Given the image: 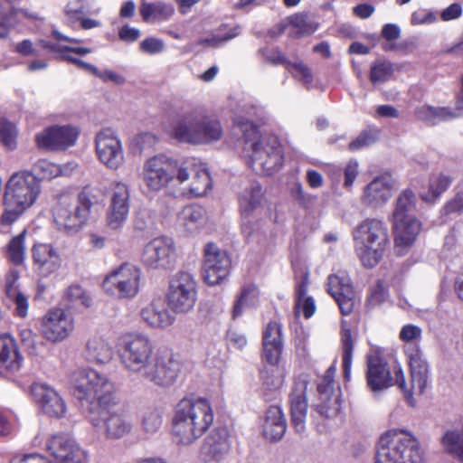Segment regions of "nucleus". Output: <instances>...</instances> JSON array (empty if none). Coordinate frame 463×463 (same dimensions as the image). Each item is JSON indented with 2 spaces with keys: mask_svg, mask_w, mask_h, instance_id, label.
Returning a JSON list of instances; mask_svg holds the SVG:
<instances>
[{
  "mask_svg": "<svg viewBox=\"0 0 463 463\" xmlns=\"http://www.w3.org/2000/svg\"><path fill=\"white\" fill-rule=\"evenodd\" d=\"M33 259L42 276H48L61 266V258L50 244L38 243L33 248Z\"/></svg>",
  "mask_w": 463,
  "mask_h": 463,
  "instance_id": "obj_32",
  "label": "nucleus"
},
{
  "mask_svg": "<svg viewBox=\"0 0 463 463\" xmlns=\"http://www.w3.org/2000/svg\"><path fill=\"white\" fill-rule=\"evenodd\" d=\"M178 221L187 232L194 233L206 224V211L200 205L185 206L181 211Z\"/></svg>",
  "mask_w": 463,
  "mask_h": 463,
  "instance_id": "obj_37",
  "label": "nucleus"
},
{
  "mask_svg": "<svg viewBox=\"0 0 463 463\" xmlns=\"http://www.w3.org/2000/svg\"><path fill=\"white\" fill-rule=\"evenodd\" d=\"M140 317L148 326L153 328H166L175 321V317L162 298H155L143 307Z\"/></svg>",
  "mask_w": 463,
  "mask_h": 463,
  "instance_id": "obj_29",
  "label": "nucleus"
},
{
  "mask_svg": "<svg viewBox=\"0 0 463 463\" xmlns=\"http://www.w3.org/2000/svg\"><path fill=\"white\" fill-rule=\"evenodd\" d=\"M213 422V408L206 398H184L175 407L172 433L178 443L189 445L202 437Z\"/></svg>",
  "mask_w": 463,
  "mask_h": 463,
  "instance_id": "obj_3",
  "label": "nucleus"
},
{
  "mask_svg": "<svg viewBox=\"0 0 463 463\" xmlns=\"http://www.w3.org/2000/svg\"><path fill=\"white\" fill-rule=\"evenodd\" d=\"M141 268L131 262H124L112 269L105 277L104 291L119 299L134 298L140 291Z\"/></svg>",
  "mask_w": 463,
  "mask_h": 463,
  "instance_id": "obj_10",
  "label": "nucleus"
},
{
  "mask_svg": "<svg viewBox=\"0 0 463 463\" xmlns=\"http://www.w3.org/2000/svg\"><path fill=\"white\" fill-rule=\"evenodd\" d=\"M452 179L444 174H433L430 175L428 185V192L421 194V199L425 202H434L450 185Z\"/></svg>",
  "mask_w": 463,
  "mask_h": 463,
  "instance_id": "obj_45",
  "label": "nucleus"
},
{
  "mask_svg": "<svg viewBox=\"0 0 463 463\" xmlns=\"http://www.w3.org/2000/svg\"><path fill=\"white\" fill-rule=\"evenodd\" d=\"M15 277L7 279L5 291L7 297L15 305L16 314L21 317H24L27 316L29 307L28 298L15 287Z\"/></svg>",
  "mask_w": 463,
  "mask_h": 463,
  "instance_id": "obj_48",
  "label": "nucleus"
},
{
  "mask_svg": "<svg viewBox=\"0 0 463 463\" xmlns=\"http://www.w3.org/2000/svg\"><path fill=\"white\" fill-rule=\"evenodd\" d=\"M394 233V248L398 255L407 253L414 244L421 225L417 218L390 221Z\"/></svg>",
  "mask_w": 463,
  "mask_h": 463,
  "instance_id": "obj_26",
  "label": "nucleus"
},
{
  "mask_svg": "<svg viewBox=\"0 0 463 463\" xmlns=\"http://www.w3.org/2000/svg\"><path fill=\"white\" fill-rule=\"evenodd\" d=\"M98 414L90 413V419L92 426L98 430H103L108 439L117 440L128 435L132 430V423L122 410L110 407H99Z\"/></svg>",
  "mask_w": 463,
  "mask_h": 463,
  "instance_id": "obj_14",
  "label": "nucleus"
},
{
  "mask_svg": "<svg viewBox=\"0 0 463 463\" xmlns=\"http://www.w3.org/2000/svg\"><path fill=\"white\" fill-rule=\"evenodd\" d=\"M155 353L152 342L143 334L128 333L120 338V360L129 372L140 374Z\"/></svg>",
  "mask_w": 463,
  "mask_h": 463,
  "instance_id": "obj_11",
  "label": "nucleus"
},
{
  "mask_svg": "<svg viewBox=\"0 0 463 463\" xmlns=\"http://www.w3.org/2000/svg\"><path fill=\"white\" fill-rule=\"evenodd\" d=\"M307 383L305 380H298L294 383L290 395L291 420L294 429L298 433H302L306 429L307 412Z\"/></svg>",
  "mask_w": 463,
  "mask_h": 463,
  "instance_id": "obj_28",
  "label": "nucleus"
},
{
  "mask_svg": "<svg viewBox=\"0 0 463 463\" xmlns=\"http://www.w3.org/2000/svg\"><path fill=\"white\" fill-rule=\"evenodd\" d=\"M352 235L355 253L363 265L376 266L389 245L388 229L383 221L366 218L354 227Z\"/></svg>",
  "mask_w": 463,
  "mask_h": 463,
  "instance_id": "obj_7",
  "label": "nucleus"
},
{
  "mask_svg": "<svg viewBox=\"0 0 463 463\" xmlns=\"http://www.w3.org/2000/svg\"><path fill=\"white\" fill-rule=\"evenodd\" d=\"M463 213V192L458 193L443 207V213L446 215Z\"/></svg>",
  "mask_w": 463,
  "mask_h": 463,
  "instance_id": "obj_64",
  "label": "nucleus"
},
{
  "mask_svg": "<svg viewBox=\"0 0 463 463\" xmlns=\"http://www.w3.org/2000/svg\"><path fill=\"white\" fill-rule=\"evenodd\" d=\"M394 184V179L389 174L374 177L363 189L362 204L372 210L381 209L392 197Z\"/></svg>",
  "mask_w": 463,
  "mask_h": 463,
  "instance_id": "obj_22",
  "label": "nucleus"
},
{
  "mask_svg": "<svg viewBox=\"0 0 463 463\" xmlns=\"http://www.w3.org/2000/svg\"><path fill=\"white\" fill-rule=\"evenodd\" d=\"M262 359L266 363L279 361L282 350V325L277 321H270L262 332Z\"/></svg>",
  "mask_w": 463,
  "mask_h": 463,
  "instance_id": "obj_27",
  "label": "nucleus"
},
{
  "mask_svg": "<svg viewBox=\"0 0 463 463\" xmlns=\"http://www.w3.org/2000/svg\"><path fill=\"white\" fill-rule=\"evenodd\" d=\"M43 47L48 49L53 52L60 53L61 56L63 52H71L77 53L79 55H87L91 52V49L87 47H74L70 45H62L58 43H50L46 42H42Z\"/></svg>",
  "mask_w": 463,
  "mask_h": 463,
  "instance_id": "obj_60",
  "label": "nucleus"
},
{
  "mask_svg": "<svg viewBox=\"0 0 463 463\" xmlns=\"http://www.w3.org/2000/svg\"><path fill=\"white\" fill-rule=\"evenodd\" d=\"M32 393L44 414L52 418H61L65 415L66 403L52 387L36 383L32 387Z\"/></svg>",
  "mask_w": 463,
  "mask_h": 463,
  "instance_id": "obj_25",
  "label": "nucleus"
},
{
  "mask_svg": "<svg viewBox=\"0 0 463 463\" xmlns=\"http://www.w3.org/2000/svg\"><path fill=\"white\" fill-rule=\"evenodd\" d=\"M260 302V291L256 285L243 286L241 292L232 307V318L241 317L246 308L256 307Z\"/></svg>",
  "mask_w": 463,
  "mask_h": 463,
  "instance_id": "obj_40",
  "label": "nucleus"
},
{
  "mask_svg": "<svg viewBox=\"0 0 463 463\" xmlns=\"http://www.w3.org/2000/svg\"><path fill=\"white\" fill-rule=\"evenodd\" d=\"M181 371V364L168 350H158L141 372L146 381L160 387L172 385Z\"/></svg>",
  "mask_w": 463,
  "mask_h": 463,
  "instance_id": "obj_13",
  "label": "nucleus"
},
{
  "mask_svg": "<svg viewBox=\"0 0 463 463\" xmlns=\"http://www.w3.org/2000/svg\"><path fill=\"white\" fill-rule=\"evenodd\" d=\"M178 167L185 169L187 178L180 184L175 182L173 195L201 197L211 190L210 174L203 165L193 161H179Z\"/></svg>",
  "mask_w": 463,
  "mask_h": 463,
  "instance_id": "obj_15",
  "label": "nucleus"
},
{
  "mask_svg": "<svg viewBox=\"0 0 463 463\" xmlns=\"http://www.w3.org/2000/svg\"><path fill=\"white\" fill-rule=\"evenodd\" d=\"M261 229V222L252 214H241V232L247 238L258 233Z\"/></svg>",
  "mask_w": 463,
  "mask_h": 463,
  "instance_id": "obj_59",
  "label": "nucleus"
},
{
  "mask_svg": "<svg viewBox=\"0 0 463 463\" xmlns=\"http://www.w3.org/2000/svg\"><path fill=\"white\" fill-rule=\"evenodd\" d=\"M169 309L178 315L190 313L197 301V284L189 272L179 271L174 275L166 293Z\"/></svg>",
  "mask_w": 463,
  "mask_h": 463,
  "instance_id": "obj_12",
  "label": "nucleus"
},
{
  "mask_svg": "<svg viewBox=\"0 0 463 463\" xmlns=\"http://www.w3.org/2000/svg\"><path fill=\"white\" fill-rule=\"evenodd\" d=\"M375 463H424L419 440L406 430L386 431L379 439Z\"/></svg>",
  "mask_w": 463,
  "mask_h": 463,
  "instance_id": "obj_8",
  "label": "nucleus"
},
{
  "mask_svg": "<svg viewBox=\"0 0 463 463\" xmlns=\"http://www.w3.org/2000/svg\"><path fill=\"white\" fill-rule=\"evenodd\" d=\"M197 122V113L183 114L170 124L169 133L180 143L195 145Z\"/></svg>",
  "mask_w": 463,
  "mask_h": 463,
  "instance_id": "obj_31",
  "label": "nucleus"
},
{
  "mask_svg": "<svg viewBox=\"0 0 463 463\" xmlns=\"http://www.w3.org/2000/svg\"><path fill=\"white\" fill-rule=\"evenodd\" d=\"M341 341L343 345L342 365L345 375L346 378H348L351 372L352 353L354 347V340L350 329L343 327Z\"/></svg>",
  "mask_w": 463,
  "mask_h": 463,
  "instance_id": "obj_53",
  "label": "nucleus"
},
{
  "mask_svg": "<svg viewBox=\"0 0 463 463\" xmlns=\"http://www.w3.org/2000/svg\"><path fill=\"white\" fill-rule=\"evenodd\" d=\"M23 357L18 352L14 338L9 335L0 337V372H17L22 364Z\"/></svg>",
  "mask_w": 463,
  "mask_h": 463,
  "instance_id": "obj_33",
  "label": "nucleus"
},
{
  "mask_svg": "<svg viewBox=\"0 0 463 463\" xmlns=\"http://www.w3.org/2000/svg\"><path fill=\"white\" fill-rule=\"evenodd\" d=\"M176 259V248L172 238L158 236L143 248L142 264L150 269L165 270L172 268Z\"/></svg>",
  "mask_w": 463,
  "mask_h": 463,
  "instance_id": "obj_16",
  "label": "nucleus"
},
{
  "mask_svg": "<svg viewBox=\"0 0 463 463\" xmlns=\"http://www.w3.org/2000/svg\"><path fill=\"white\" fill-rule=\"evenodd\" d=\"M75 329L73 316L63 308H52L40 320V333L51 344H60L68 339Z\"/></svg>",
  "mask_w": 463,
  "mask_h": 463,
  "instance_id": "obj_17",
  "label": "nucleus"
},
{
  "mask_svg": "<svg viewBox=\"0 0 463 463\" xmlns=\"http://www.w3.org/2000/svg\"><path fill=\"white\" fill-rule=\"evenodd\" d=\"M17 131L15 126L6 119L0 120V142L8 149L16 147Z\"/></svg>",
  "mask_w": 463,
  "mask_h": 463,
  "instance_id": "obj_55",
  "label": "nucleus"
},
{
  "mask_svg": "<svg viewBox=\"0 0 463 463\" xmlns=\"http://www.w3.org/2000/svg\"><path fill=\"white\" fill-rule=\"evenodd\" d=\"M335 367L330 366L317 384V412L326 418H335L341 411V399L334 389Z\"/></svg>",
  "mask_w": 463,
  "mask_h": 463,
  "instance_id": "obj_23",
  "label": "nucleus"
},
{
  "mask_svg": "<svg viewBox=\"0 0 463 463\" xmlns=\"http://www.w3.org/2000/svg\"><path fill=\"white\" fill-rule=\"evenodd\" d=\"M267 364H268L261 371L263 384L269 390L278 391L284 384L286 376L285 369L279 365V362Z\"/></svg>",
  "mask_w": 463,
  "mask_h": 463,
  "instance_id": "obj_44",
  "label": "nucleus"
},
{
  "mask_svg": "<svg viewBox=\"0 0 463 463\" xmlns=\"http://www.w3.org/2000/svg\"><path fill=\"white\" fill-rule=\"evenodd\" d=\"M444 450L463 463V429L448 430L440 438Z\"/></svg>",
  "mask_w": 463,
  "mask_h": 463,
  "instance_id": "obj_42",
  "label": "nucleus"
},
{
  "mask_svg": "<svg viewBox=\"0 0 463 463\" xmlns=\"http://www.w3.org/2000/svg\"><path fill=\"white\" fill-rule=\"evenodd\" d=\"M33 169L43 179H52L65 175L68 172V166L62 167L46 159L38 160L35 163Z\"/></svg>",
  "mask_w": 463,
  "mask_h": 463,
  "instance_id": "obj_52",
  "label": "nucleus"
},
{
  "mask_svg": "<svg viewBox=\"0 0 463 463\" xmlns=\"http://www.w3.org/2000/svg\"><path fill=\"white\" fill-rule=\"evenodd\" d=\"M109 207L128 215L130 207L129 189L126 184L117 182L113 184Z\"/></svg>",
  "mask_w": 463,
  "mask_h": 463,
  "instance_id": "obj_46",
  "label": "nucleus"
},
{
  "mask_svg": "<svg viewBox=\"0 0 463 463\" xmlns=\"http://www.w3.org/2000/svg\"><path fill=\"white\" fill-rule=\"evenodd\" d=\"M45 449L63 463H88L89 451L66 434H52L45 443Z\"/></svg>",
  "mask_w": 463,
  "mask_h": 463,
  "instance_id": "obj_19",
  "label": "nucleus"
},
{
  "mask_svg": "<svg viewBox=\"0 0 463 463\" xmlns=\"http://www.w3.org/2000/svg\"><path fill=\"white\" fill-rule=\"evenodd\" d=\"M162 425V416L156 409H148L142 415L143 430L149 434L156 433Z\"/></svg>",
  "mask_w": 463,
  "mask_h": 463,
  "instance_id": "obj_56",
  "label": "nucleus"
},
{
  "mask_svg": "<svg viewBox=\"0 0 463 463\" xmlns=\"http://www.w3.org/2000/svg\"><path fill=\"white\" fill-rule=\"evenodd\" d=\"M70 382L79 399L90 404V413L99 407L118 403L114 383L105 373L91 368H79L71 373Z\"/></svg>",
  "mask_w": 463,
  "mask_h": 463,
  "instance_id": "obj_6",
  "label": "nucleus"
},
{
  "mask_svg": "<svg viewBox=\"0 0 463 463\" xmlns=\"http://www.w3.org/2000/svg\"><path fill=\"white\" fill-rule=\"evenodd\" d=\"M222 137V127L218 119L198 114L195 146L212 144L220 140Z\"/></svg>",
  "mask_w": 463,
  "mask_h": 463,
  "instance_id": "obj_34",
  "label": "nucleus"
},
{
  "mask_svg": "<svg viewBox=\"0 0 463 463\" xmlns=\"http://www.w3.org/2000/svg\"><path fill=\"white\" fill-rule=\"evenodd\" d=\"M175 9L171 5L165 3H146L140 5V14L146 22L166 20L174 14Z\"/></svg>",
  "mask_w": 463,
  "mask_h": 463,
  "instance_id": "obj_43",
  "label": "nucleus"
},
{
  "mask_svg": "<svg viewBox=\"0 0 463 463\" xmlns=\"http://www.w3.org/2000/svg\"><path fill=\"white\" fill-rule=\"evenodd\" d=\"M416 206V195L410 190L402 191L397 197L390 221L415 218L411 213Z\"/></svg>",
  "mask_w": 463,
  "mask_h": 463,
  "instance_id": "obj_39",
  "label": "nucleus"
},
{
  "mask_svg": "<svg viewBox=\"0 0 463 463\" xmlns=\"http://www.w3.org/2000/svg\"><path fill=\"white\" fill-rule=\"evenodd\" d=\"M263 197L261 186L251 184L240 195L241 214H252L260 205Z\"/></svg>",
  "mask_w": 463,
  "mask_h": 463,
  "instance_id": "obj_41",
  "label": "nucleus"
},
{
  "mask_svg": "<svg viewBox=\"0 0 463 463\" xmlns=\"http://www.w3.org/2000/svg\"><path fill=\"white\" fill-rule=\"evenodd\" d=\"M286 429V420L280 407H269L262 428L264 437L269 440H279L284 436Z\"/></svg>",
  "mask_w": 463,
  "mask_h": 463,
  "instance_id": "obj_35",
  "label": "nucleus"
},
{
  "mask_svg": "<svg viewBox=\"0 0 463 463\" xmlns=\"http://www.w3.org/2000/svg\"><path fill=\"white\" fill-rule=\"evenodd\" d=\"M247 114L249 115L248 118L237 115L235 124L242 132L245 139L249 165L257 174L272 175L279 169L283 161L279 140L271 135L259 137L257 127L252 122L253 118L259 116L257 108L252 107Z\"/></svg>",
  "mask_w": 463,
  "mask_h": 463,
  "instance_id": "obj_2",
  "label": "nucleus"
},
{
  "mask_svg": "<svg viewBox=\"0 0 463 463\" xmlns=\"http://www.w3.org/2000/svg\"><path fill=\"white\" fill-rule=\"evenodd\" d=\"M416 116L419 119L430 125H435L440 121L458 118V114L452 109L447 107H431L423 105L416 109Z\"/></svg>",
  "mask_w": 463,
  "mask_h": 463,
  "instance_id": "obj_38",
  "label": "nucleus"
},
{
  "mask_svg": "<svg viewBox=\"0 0 463 463\" xmlns=\"http://www.w3.org/2000/svg\"><path fill=\"white\" fill-rule=\"evenodd\" d=\"M394 72V66L388 61H377L371 65L369 78L373 85L389 81Z\"/></svg>",
  "mask_w": 463,
  "mask_h": 463,
  "instance_id": "obj_49",
  "label": "nucleus"
},
{
  "mask_svg": "<svg viewBox=\"0 0 463 463\" xmlns=\"http://www.w3.org/2000/svg\"><path fill=\"white\" fill-rule=\"evenodd\" d=\"M422 337V329L420 326L414 324H406L404 325L399 333V338L402 342L411 344L406 350L411 346H419V343L420 342Z\"/></svg>",
  "mask_w": 463,
  "mask_h": 463,
  "instance_id": "obj_54",
  "label": "nucleus"
},
{
  "mask_svg": "<svg viewBox=\"0 0 463 463\" xmlns=\"http://www.w3.org/2000/svg\"><path fill=\"white\" fill-rule=\"evenodd\" d=\"M20 337L23 345L31 354H38V337L30 329H23L20 332Z\"/></svg>",
  "mask_w": 463,
  "mask_h": 463,
  "instance_id": "obj_62",
  "label": "nucleus"
},
{
  "mask_svg": "<svg viewBox=\"0 0 463 463\" xmlns=\"http://www.w3.org/2000/svg\"><path fill=\"white\" fill-rule=\"evenodd\" d=\"M229 435L225 429L214 430L204 440L202 453L208 461H222L230 451Z\"/></svg>",
  "mask_w": 463,
  "mask_h": 463,
  "instance_id": "obj_30",
  "label": "nucleus"
},
{
  "mask_svg": "<svg viewBox=\"0 0 463 463\" xmlns=\"http://www.w3.org/2000/svg\"><path fill=\"white\" fill-rule=\"evenodd\" d=\"M288 70L290 71L293 76L301 80L304 84L309 85L312 82V73L309 68L304 64L302 61L300 62H288Z\"/></svg>",
  "mask_w": 463,
  "mask_h": 463,
  "instance_id": "obj_57",
  "label": "nucleus"
},
{
  "mask_svg": "<svg viewBox=\"0 0 463 463\" xmlns=\"http://www.w3.org/2000/svg\"><path fill=\"white\" fill-rule=\"evenodd\" d=\"M41 193L40 179L30 171L14 173L7 180L3 194L5 211L3 225L14 223L37 200Z\"/></svg>",
  "mask_w": 463,
  "mask_h": 463,
  "instance_id": "obj_4",
  "label": "nucleus"
},
{
  "mask_svg": "<svg viewBox=\"0 0 463 463\" xmlns=\"http://www.w3.org/2000/svg\"><path fill=\"white\" fill-rule=\"evenodd\" d=\"M378 137V133L364 131L362 132L354 141L349 144V148L352 151L360 150L373 144Z\"/></svg>",
  "mask_w": 463,
  "mask_h": 463,
  "instance_id": "obj_61",
  "label": "nucleus"
},
{
  "mask_svg": "<svg viewBox=\"0 0 463 463\" xmlns=\"http://www.w3.org/2000/svg\"><path fill=\"white\" fill-rule=\"evenodd\" d=\"M26 232L24 231L17 236H14L8 244L7 256L11 262L15 265H21L25 260L24 237Z\"/></svg>",
  "mask_w": 463,
  "mask_h": 463,
  "instance_id": "obj_51",
  "label": "nucleus"
},
{
  "mask_svg": "<svg viewBox=\"0 0 463 463\" xmlns=\"http://www.w3.org/2000/svg\"><path fill=\"white\" fill-rule=\"evenodd\" d=\"M230 265L231 260L225 250L213 242L204 246L202 273L208 285L214 286L223 280L229 274Z\"/></svg>",
  "mask_w": 463,
  "mask_h": 463,
  "instance_id": "obj_20",
  "label": "nucleus"
},
{
  "mask_svg": "<svg viewBox=\"0 0 463 463\" xmlns=\"http://www.w3.org/2000/svg\"><path fill=\"white\" fill-rule=\"evenodd\" d=\"M327 291L336 301L344 316H347L353 311L355 304V293L350 278L345 272H339L328 277Z\"/></svg>",
  "mask_w": 463,
  "mask_h": 463,
  "instance_id": "obj_24",
  "label": "nucleus"
},
{
  "mask_svg": "<svg viewBox=\"0 0 463 463\" xmlns=\"http://www.w3.org/2000/svg\"><path fill=\"white\" fill-rule=\"evenodd\" d=\"M64 299L74 307L88 308L93 304L91 295L79 285L70 286L64 293Z\"/></svg>",
  "mask_w": 463,
  "mask_h": 463,
  "instance_id": "obj_50",
  "label": "nucleus"
},
{
  "mask_svg": "<svg viewBox=\"0 0 463 463\" xmlns=\"http://www.w3.org/2000/svg\"><path fill=\"white\" fill-rule=\"evenodd\" d=\"M178 165L173 157L156 155L144 161L139 177L149 193L166 190L173 194L175 182L180 184L187 178L185 169Z\"/></svg>",
  "mask_w": 463,
  "mask_h": 463,
  "instance_id": "obj_9",
  "label": "nucleus"
},
{
  "mask_svg": "<svg viewBox=\"0 0 463 463\" xmlns=\"http://www.w3.org/2000/svg\"><path fill=\"white\" fill-rule=\"evenodd\" d=\"M140 50L150 55L157 54L165 50V43L158 38H146L139 44Z\"/></svg>",
  "mask_w": 463,
  "mask_h": 463,
  "instance_id": "obj_63",
  "label": "nucleus"
},
{
  "mask_svg": "<svg viewBox=\"0 0 463 463\" xmlns=\"http://www.w3.org/2000/svg\"><path fill=\"white\" fill-rule=\"evenodd\" d=\"M95 149L99 161L109 170L119 169L124 162V149L118 133L109 128L99 131L95 137Z\"/></svg>",
  "mask_w": 463,
  "mask_h": 463,
  "instance_id": "obj_18",
  "label": "nucleus"
},
{
  "mask_svg": "<svg viewBox=\"0 0 463 463\" xmlns=\"http://www.w3.org/2000/svg\"><path fill=\"white\" fill-rule=\"evenodd\" d=\"M128 217V214L117 212L109 207L106 213V225L111 231H120L127 222Z\"/></svg>",
  "mask_w": 463,
  "mask_h": 463,
  "instance_id": "obj_58",
  "label": "nucleus"
},
{
  "mask_svg": "<svg viewBox=\"0 0 463 463\" xmlns=\"http://www.w3.org/2000/svg\"><path fill=\"white\" fill-rule=\"evenodd\" d=\"M307 279L305 278L296 289V313L302 312L306 318H310L316 312V304L313 298L307 296Z\"/></svg>",
  "mask_w": 463,
  "mask_h": 463,
  "instance_id": "obj_47",
  "label": "nucleus"
},
{
  "mask_svg": "<svg viewBox=\"0 0 463 463\" xmlns=\"http://www.w3.org/2000/svg\"><path fill=\"white\" fill-rule=\"evenodd\" d=\"M80 131L71 125L48 127L35 135V143L41 149L63 151L73 146Z\"/></svg>",
  "mask_w": 463,
  "mask_h": 463,
  "instance_id": "obj_21",
  "label": "nucleus"
},
{
  "mask_svg": "<svg viewBox=\"0 0 463 463\" xmlns=\"http://www.w3.org/2000/svg\"><path fill=\"white\" fill-rule=\"evenodd\" d=\"M405 353L411 371L410 384L406 383L400 365H394L391 373L386 362L376 353L367 354V384L373 392L397 385L403 392L408 404L414 406V395H421L428 386L429 364L418 346H411Z\"/></svg>",
  "mask_w": 463,
  "mask_h": 463,
  "instance_id": "obj_1",
  "label": "nucleus"
},
{
  "mask_svg": "<svg viewBox=\"0 0 463 463\" xmlns=\"http://www.w3.org/2000/svg\"><path fill=\"white\" fill-rule=\"evenodd\" d=\"M85 356L91 363L104 364L111 361L113 348L106 339L94 335L86 343Z\"/></svg>",
  "mask_w": 463,
  "mask_h": 463,
  "instance_id": "obj_36",
  "label": "nucleus"
},
{
  "mask_svg": "<svg viewBox=\"0 0 463 463\" xmlns=\"http://www.w3.org/2000/svg\"><path fill=\"white\" fill-rule=\"evenodd\" d=\"M100 190L85 187L77 199L69 194L61 195L53 208V218L60 230L68 232H79L88 222L94 207L103 203Z\"/></svg>",
  "mask_w": 463,
  "mask_h": 463,
  "instance_id": "obj_5",
  "label": "nucleus"
}]
</instances>
